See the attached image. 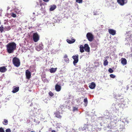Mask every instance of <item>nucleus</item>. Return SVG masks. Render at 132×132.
Masks as SVG:
<instances>
[{
  "label": "nucleus",
  "instance_id": "nucleus-1",
  "mask_svg": "<svg viewBox=\"0 0 132 132\" xmlns=\"http://www.w3.org/2000/svg\"><path fill=\"white\" fill-rule=\"evenodd\" d=\"M16 44L15 43H9L6 46L7 52L10 54L13 53L16 49Z\"/></svg>",
  "mask_w": 132,
  "mask_h": 132
},
{
  "label": "nucleus",
  "instance_id": "nucleus-2",
  "mask_svg": "<svg viewBox=\"0 0 132 132\" xmlns=\"http://www.w3.org/2000/svg\"><path fill=\"white\" fill-rule=\"evenodd\" d=\"M12 62L14 65L16 67H18L20 65V60L16 57H14L13 58Z\"/></svg>",
  "mask_w": 132,
  "mask_h": 132
},
{
  "label": "nucleus",
  "instance_id": "nucleus-3",
  "mask_svg": "<svg viewBox=\"0 0 132 132\" xmlns=\"http://www.w3.org/2000/svg\"><path fill=\"white\" fill-rule=\"evenodd\" d=\"M86 37L88 40L90 42H92L94 39V36L90 32H88L86 34Z\"/></svg>",
  "mask_w": 132,
  "mask_h": 132
},
{
  "label": "nucleus",
  "instance_id": "nucleus-4",
  "mask_svg": "<svg viewBox=\"0 0 132 132\" xmlns=\"http://www.w3.org/2000/svg\"><path fill=\"white\" fill-rule=\"evenodd\" d=\"M33 39L35 42H37L39 39V37L37 33H34L33 35Z\"/></svg>",
  "mask_w": 132,
  "mask_h": 132
},
{
  "label": "nucleus",
  "instance_id": "nucleus-5",
  "mask_svg": "<svg viewBox=\"0 0 132 132\" xmlns=\"http://www.w3.org/2000/svg\"><path fill=\"white\" fill-rule=\"evenodd\" d=\"M79 56L78 54H77L75 56H73L72 57L74 60L73 62V63L74 65H76V64L77 63L78 61Z\"/></svg>",
  "mask_w": 132,
  "mask_h": 132
},
{
  "label": "nucleus",
  "instance_id": "nucleus-6",
  "mask_svg": "<svg viewBox=\"0 0 132 132\" xmlns=\"http://www.w3.org/2000/svg\"><path fill=\"white\" fill-rule=\"evenodd\" d=\"M117 1L120 5L122 6L127 3L128 0H117Z\"/></svg>",
  "mask_w": 132,
  "mask_h": 132
},
{
  "label": "nucleus",
  "instance_id": "nucleus-7",
  "mask_svg": "<svg viewBox=\"0 0 132 132\" xmlns=\"http://www.w3.org/2000/svg\"><path fill=\"white\" fill-rule=\"evenodd\" d=\"M43 48V46L42 43H41L36 47V49L38 51H39Z\"/></svg>",
  "mask_w": 132,
  "mask_h": 132
},
{
  "label": "nucleus",
  "instance_id": "nucleus-8",
  "mask_svg": "<svg viewBox=\"0 0 132 132\" xmlns=\"http://www.w3.org/2000/svg\"><path fill=\"white\" fill-rule=\"evenodd\" d=\"M26 78L28 79H29L31 78V73L28 70H27L26 71Z\"/></svg>",
  "mask_w": 132,
  "mask_h": 132
},
{
  "label": "nucleus",
  "instance_id": "nucleus-9",
  "mask_svg": "<svg viewBox=\"0 0 132 132\" xmlns=\"http://www.w3.org/2000/svg\"><path fill=\"white\" fill-rule=\"evenodd\" d=\"M54 114L55 115V116L59 119H61L62 118L60 114V112L58 111H56L54 113Z\"/></svg>",
  "mask_w": 132,
  "mask_h": 132
},
{
  "label": "nucleus",
  "instance_id": "nucleus-10",
  "mask_svg": "<svg viewBox=\"0 0 132 132\" xmlns=\"http://www.w3.org/2000/svg\"><path fill=\"white\" fill-rule=\"evenodd\" d=\"M108 32L110 34L112 35H114L116 34V30L113 29H108Z\"/></svg>",
  "mask_w": 132,
  "mask_h": 132
},
{
  "label": "nucleus",
  "instance_id": "nucleus-11",
  "mask_svg": "<svg viewBox=\"0 0 132 132\" xmlns=\"http://www.w3.org/2000/svg\"><path fill=\"white\" fill-rule=\"evenodd\" d=\"M84 49L86 52H89L90 51V48L87 44H86L84 46Z\"/></svg>",
  "mask_w": 132,
  "mask_h": 132
},
{
  "label": "nucleus",
  "instance_id": "nucleus-12",
  "mask_svg": "<svg viewBox=\"0 0 132 132\" xmlns=\"http://www.w3.org/2000/svg\"><path fill=\"white\" fill-rule=\"evenodd\" d=\"M13 88V89L12 91V92L13 93H15L17 92L19 90V87L14 86Z\"/></svg>",
  "mask_w": 132,
  "mask_h": 132
},
{
  "label": "nucleus",
  "instance_id": "nucleus-13",
  "mask_svg": "<svg viewBox=\"0 0 132 132\" xmlns=\"http://www.w3.org/2000/svg\"><path fill=\"white\" fill-rule=\"evenodd\" d=\"M75 39L72 38L71 40H70L69 39H67L66 40L67 42L69 44H71L74 43L75 41Z\"/></svg>",
  "mask_w": 132,
  "mask_h": 132
},
{
  "label": "nucleus",
  "instance_id": "nucleus-14",
  "mask_svg": "<svg viewBox=\"0 0 132 132\" xmlns=\"http://www.w3.org/2000/svg\"><path fill=\"white\" fill-rule=\"evenodd\" d=\"M61 86L57 84H56L55 86V90L57 92L60 91L61 90Z\"/></svg>",
  "mask_w": 132,
  "mask_h": 132
},
{
  "label": "nucleus",
  "instance_id": "nucleus-15",
  "mask_svg": "<svg viewBox=\"0 0 132 132\" xmlns=\"http://www.w3.org/2000/svg\"><path fill=\"white\" fill-rule=\"evenodd\" d=\"M121 63L123 65L127 64V61L126 59L125 58H122L121 59Z\"/></svg>",
  "mask_w": 132,
  "mask_h": 132
},
{
  "label": "nucleus",
  "instance_id": "nucleus-16",
  "mask_svg": "<svg viewBox=\"0 0 132 132\" xmlns=\"http://www.w3.org/2000/svg\"><path fill=\"white\" fill-rule=\"evenodd\" d=\"M96 86V85L94 82H92L89 85V87L91 89H93Z\"/></svg>",
  "mask_w": 132,
  "mask_h": 132
},
{
  "label": "nucleus",
  "instance_id": "nucleus-17",
  "mask_svg": "<svg viewBox=\"0 0 132 132\" xmlns=\"http://www.w3.org/2000/svg\"><path fill=\"white\" fill-rule=\"evenodd\" d=\"M7 69L4 66L0 67V72H4L7 70Z\"/></svg>",
  "mask_w": 132,
  "mask_h": 132
},
{
  "label": "nucleus",
  "instance_id": "nucleus-18",
  "mask_svg": "<svg viewBox=\"0 0 132 132\" xmlns=\"http://www.w3.org/2000/svg\"><path fill=\"white\" fill-rule=\"evenodd\" d=\"M56 68H51L50 69V71L51 73H54L56 70Z\"/></svg>",
  "mask_w": 132,
  "mask_h": 132
},
{
  "label": "nucleus",
  "instance_id": "nucleus-19",
  "mask_svg": "<svg viewBox=\"0 0 132 132\" xmlns=\"http://www.w3.org/2000/svg\"><path fill=\"white\" fill-rule=\"evenodd\" d=\"M56 8V6L55 5H53L51 6L50 8V10L51 11H53Z\"/></svg>",
  "mask_w": 132,
  "mask_h": 132
},
{
  "label": "nucleus",
  "instance_id": "nucleus-20",
  "mask_svg": "<svg viewBox=\"0 0 132 132\" xmlns=\"http://www.w3.org/2000/svg\"><path fill=\"white\" fill-rule=\"evenodd\" d=\"M3 123L4 125H6L8 124V121L7 120L5 119L3 122Z\"/></svg>",
  "mask_w": 132,
  "mask_h": 132
},
{
  "label": "nucleus",
  "instance_id": "nucleus-21",
  "mask_svg": "<svg viewBox=\"0 0 132 132\" xmlns=\"http://www.w3.org/2000/svg\"><path fill=\"white\" fill-rule=\"evenodd\" d=\"M4 29L3 26L2 25L0 27V31L2 33L3 32Z\"/></svg>",
  "mask_w": 132,
  "mask_h": 132
},
{
  "label": "nucleus",
  "instance_id": "nucleus-22",
  "mask_svg": "<svg viewBox=\"0 0 132 132\" xmlns=\"http://www.w3.org/2000/svg\"><path fill=\"white\" fill-rule=\"evenodd\" d=\"M108 62L107 60H105L103 62V64L105 66H106L108 64Z\"/></svg>",
  "mask_w": 132,
  "mask_h": 132
},
{
  "label": "nucleus",
  "instance_id": "nucleus-23",
  "mask_svg": "<svg viewBox=\"0 0 132 132\" xmlns=\"http://www.w3.org/2000/svg\"><path fill=\"white\" fill-rule=\"evenodd\" d=\"M84 102L86 104V105H85V106H86V105L88 103V101H87V98H85L84 99Z\"/></svg>",
  "mask_w": 132,
  "mask_h": 132
},
{
  "label": "nucleus",
  "instance_id": "nucleus-24",
  "mask_svg": "<svg viewBox=\"0 0 132 132\" xmlns=\"http://www.w3.org/2000/svg\"><path fill=\"white\" fill-rule=\"evenodd\" d=\"M5 28L6 30L7 31L9 30H10L11 29V27L10 26H7V27H5Z\"/></svg>",
  "mask_w": 132,
  "mask_h": 132
},
{
  "label": "nucleus",
  "instance_id": "nucleus-25",
  "mask_svg": "<svg viewBox=\"0 0 132 132\" xmlns=\"http://www.w3.org/2000/svg\"><path fill=\"white\" fill-rule=\"evenodd\" d=\"M11 16L13 18H15L16 17V15L13 13H12L11 14Z\"/></svg>",
  "mask_w": 132,
  "mask_h": 132
},
{
  "label": "nucleus",
  "instance_id": "nucleus-26",
  "mask_svg": "<svg viewBox=\"0 0 132 132\" xmlns=\"http://www.w3.org/2000/svg\"><path fill=\"white\" fill-rule=\"evenodd\" d=\"M78 110V108L76 107H74L73 108V112H75V111H77Z\"/></svg>",
  "mask_w": 132,
  "mask_h": 132
},
{
  "label": "nucleus",
  "instance_id": "nucleus-27",
  "mask_svg": "<svg viewBox=\"0 0 132 132\" xmlns=\"http://www.w3.org/2000/svg\"><path fill=\"white\" fill-rule=\"evenodd\" d=\"M48 94H49V95L51 96H53L54 95V94L51 91H50L49 93H48Z\"/></svg>",
  "mask_w": 132,
  "mask_h": 132
},
{
  "label": "nucleus",
  "instance_id": "nucleus-28",
  "mask_svg": "<svg viewBox=\"0 0 132 132\" xmlns=\"http://www.w3.org/2000/svg\"><path fill=\"white\" fill-rule=\"evenodd\" d=\"M108 71L110 73H112L113 72V70L111 68H110L108 70Z\"/></svg>",
  "mask_w": 132,
  "mask_h": 132
},
{
  "label": "nucleus",
  "instance_id": "nucleus-29",
  "mask_svg": "<svg viewBox=\"0 0 132 132\" xmlns=\"http://www.w3.org/2000/svg\"><path fill=\"white\" fill-rule=\"evenodd\" d=\"M110 76L111 78H114L116 77V76L113 74H111Z\"/></svg>",
  "mask_w": 132,
  "mask_h": 132
},
{
  "label": "nucleus",
  "instance_id": "nucleus-30",
  "mask_svg": "<svg viewBox=\"0 0 132 132\" xmlns=\"http://www.w3.org/2000/svg\"><path fill=\"white\" fill-rule=\"evenodd\" d=\"M82 0H76V2L79 3H81L82 2Z\"/></svg>",
  "mask_w": 132,
  "mask_h": 132
},
{
  "label": "nucleus",
  "instance_id": "nucleus-31",
  "mask_svg": "<svg viewBox=\"0 0 132 132\" xmlns=\"http://www.w3.org/2000/svg\"><path fill=\"white\" fill-rule=\"evenodd\" d=\"M84 48H80V51L81 53H83V52H84Z\"/></svg>",
  "mask_w": 132,
  "mask_h": 132
},
{
  "label": "nucleus",
  "instance_id": "nucleus-32",
  "mask_svg": "<svg viewBox=\"0 0 132 132\" xmlns=\"http://www.w3.org/2000/svg\"><path fill=\"white\" fill-rule=\"evenodd\" d=\"M64 60L66 62H68L69 61V59L68 57L64 59Z\"/></svg>",
  "mask_w": 132,
  "mask_h": 132
},
{
  "label": "nucleus",
  "instance_id": "nucleus-33",
  "mask_svg": "<svg viewBox=\"0 0 132 132\" xmlns=\"http://www.w3.org/2000/svg\"><path fill=\"white\" fill-rule=\"evenodd\" d=\"M0 132H5L3 129L2 127H1L0 128Z\"/></svg>",
  "mask_w": 132,
  "mask_h": 132
},
{
  "label": "nucleus",
  "instance_id": "nucleus-34",
  "mask_svg": "<svg viewBox=\"0 0 132 132\" xmlns=\"http://www.w3.org/2000/svg\"><path fill=\"white\" fill-rule=\"evenodd\" d=\"M6 132H11V130L10 128H8L5 130Z\"/></svg>",
  "mask_w": 132,
  "mask_h": 132
},
{
  "label": "nucleus",
  "instance_id": "nucleus-35",
  "mask_svg": "<svg viewBox=\"0 0 132 132\" xmlns=\"http://www.w3.org/2000/svg\"><path fill=\"white\" fill-rule=\"evenodd\" d=\"M40 2V5L41 6H42V5H43V4L42 3V1L41 0H39Z\"/></svg>",
  "mask_w": 132,
  "mask_h": 132
},
{
  "label": "nucleus",
  "instance_id": "nucleus-36",
  "mask_svg": "<svg viewBox=\"0 0 132 132\" xmlns=\"http://www.w3.org/2000/svg\"><path fill=\"white\" fill-rule=\"evenodd\" d=\"M84 48V47L83 45H80V48Z\"/></svg>",
  "mask_w": 132,
  "mask_h": 132
},
{
  "label": "nucleus",
  "instance_id": "nucleus-37",
  "mask_svg": "<svg viewBox=\"0 0 132 132\" xmlns=\"http://www.w3.org/2000/svg\"><path fill=\"white\" fill-rule=\"evenodd\" d=\"M43 1L44 2H47L49 1V0H43Z\"/></svg>",
  "mask_w": 132,
  "mask_h": 132
},
{
  "label": "nucleus",
  "instance_id": "nucleus-38",
  "mask_svg": "<svg viewBox=\"0 0 132 132\" xmlns=\"http://www.w3.org/2000/svg\"><path fill=\"white\" fill-rule=\"evenodd\" d=\"M68 57V56L67 55L65 54L64 56V59Z\"/></svg>",
  "mask_w": 132,
  "mask_h": 132
},
{
  "label": "nucleus",
  "instance_id": "nucleus-39",
  "mask_svg": "<svg viewBox=\"0 0 132 132\" xmlns=\"http://www.w3.org/2000/svg\"><path fill=\"white\" fill-rule=\"evenodd\" d=\"M51 132H56V131L54 130H52L51 131Z\"/></svg>",
  "mask_w": 132,
  "mask_h": 132
},
{
  "label": "nucleus",
  "instance_id": "nucleus-40",
  "mask_svg": "<svg viewBox=\"0 0 132 132\" xmlns=\"http://www.w3.org/2000/svg\"><path fill=\"white\" fill-rule=\"evenodd\" d=\"M2 43L1 42H0V45L2 44Z\"/></svg>",
  "mask_w": 132,
  "mask_h": 132
},
{
  "label": "nucleus",
  "instance_id": "nucleus-41",
  "mask_svg": "<svg viewBox=\"0 0 132 132\" xmlns=\"http://www.w3.org/2000/svg\"><path fill=\"white\" fill-rule=\"evenodd\" d=\"M36 4H37V5H39V3L38 2H36Z\"/></svg>",
  "mask_w": 132,
  "mask_h": 132
},
{
  "label": "nucleus",
  "instance_id": "nucleus-42",
  "mask_svg": "<svg viewBox=\"0 0 132 132\" xmlns=\"http://www.w3.org/2000/svg\"><path fill=\"white\" fill-rule=\"evenodd\" d=\"M51 129H52V128H50V130H50Z\"/></svg>",
  "mask_w": 132,
  "mask_h": 132
},
{
  "label": "nucleus",
  "instance_id": "nucleus-43",
  "mask_svg": "<svg viewBox=\"0 0 132 132\" xmlns=\"http://www.w3.org/2000/svg\"><path fill=\"white\" fill-rule=\"evenodd\" d=\"M111 130H110V131H109V132H112H112H111Z\"/></svg>",
  "mask_w": 132,
  "mask_h": 132
},
{
  "label": "nucleus",
  "instance_id": "nucleus-44",
  "mask_svg": "<svg viewBox=\"0 0 132 132\" xmlns=\"http://www.w3.org/2000/svg\"><path fill=\"white\" fill-rule=\"evenodd\" d=\"M30 132H35L32 131H31Z\"/></svg>",
  "mask_w": 132,
  "mask_h": 132
}]
</instances>
